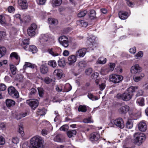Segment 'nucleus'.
<instances>
[{"mask_svg": "<svg viewBox=\"0 0 148 148\" xmlns=\"http://www.w3.org/2000/svg\"><path fill=\"white\" fill-rule=\"evenodd\" d=\"M129 110V106L126 105L121 106L119 109V111L120 113L125 114Z\"/></svg>", "mask_w": 148, "mask_h": 148, "instance_id": "obj_18", "label": "nucleus"}, {"mask_svg": "<svg viewBox=\"0 0 148 148\" xmlns=\"http://www.w3.org/2000/svg\"><path fill=\"white\" fill-rule=\"evenodd\" d=\"M26 103L33 109L36 108L38 104V101L35 99L27 100V101Z\"/></svg>", "mask_w": 148, "mask_h": 148, "instance_id": "obj_9", "label": "nucleus"}, {"mask_svg": "<svg viewBox=\"0 0 148 148\" xmlns=\"http://www.w3.org/2000/svg\"><path fill=\"white\" fill-rule=\"evenodd\" d=\"M6 86L5 85L3 84H0V91H4L5 90Z\"/></svg>", "mask_w": 148, "mask_h": 148, "instance_id": "obj_61", "label": "nucleus"}, {"mask_svg": "<svg viewBox=\"0 0 148 148\" xmlns=\"http://www.w3.org/2000/svg\"><path fill=\"white\" fill-rule=\"evenodd\" d=\"M88 97L89 99L92 101L96 100L98 99V98L97 97L94 96L91 93H89L88 94Z\"/></svg>", "mask_w": 148, "mask_h": 148, "instance_id": "obj_40", "label": "nucleus"}, {"mask_svg": "<svg viewBox=\"0 0 148 148\" xmlns=\"http://www.w3.org/2000/svg\"><path fill=\"white\" fill-rule=\"evenodd\" d=\"M92 70L91 68H89L85 71V73L87 75H90L92 72Z\"/></svg>", "mask_w": 148, "mask_h": 148, "instance_id": "obj_55", "label": "nucleus"}, {"mask_svg": "<svg viewBox=\"0 0 148 148\" xmlns=\"http://www.w3.org/2000/svg\"><path fill=\"white\" fill-rule=\"evenodd\" d=\"M109 79L110 81L114 83H119L123 79L122 76L112 74L110 76Z\"/></svg>", "mask_w": 148, "mask_h": 148, "instance_id": "obj_5", "label": "nucleus"}, {"mask_svg": "<svg viewBox=\"0 0 148 148\" xmlns=\"http://www.w3.org/2000/svg\"><path fill=\"white\" fill-rule=\"evenodd\" d=\"M10 69L12 73V74L10 75L12 77H13V75H15L17 69L16 67L12 64L10 65Z\"/></svg>", "mask_w": 148, "mask_h": 148, "instance_id": "obj_22", "label": "nucleus"}, {"mask_svg": "<svg viewBox=\"0 0 148 148\" xmlns=\"http://www.w3.org/2000/svg\"><path fill=\"white\" fill-rule=\"evenodd\" d=\"M87 52V49L86 48H82L79 49L76 52L75 55L77 58L84 57Z\"/></svg>", "mask_w": 148, "mask_h": 148, "instance_id": "obj_11", "label": "nucleus"}, {"mask_svg": "<svg viewBox=\"0 0 148 148\" xmlns=\"http://www.w3.org/2000/svg\"><path fill=\"white\" fill-rule=\"evenodd\" d=\"M68 127L67 125H64L60 128V130L61 131H65L68 130Z\"/></svg>", "mask_w": 148, "mask_h": 148, "instance_id": "obj_50", "label": "nucleus"}, {"mask_svg": "<svg viewBox=\"0 0 148 148\" xmlns=\"http://www.w3.org/2000/svg\"><path fill=\"white\" fill-rule=\"evenodd\" d=\"M8 10L9 12L12 13L14 12L15 9L13 6H10L8 7Z\"/></svg>", "mask_w": 148, "mask_h": 148, "instance_id": "obj_51", "label": "nucleus"}, {"mask_svg": "<svg viewBox=\"0 0 148 148\" xmlns=\"http://www.w3.org/2000/svg\"><path fill=\"white\" fill-rule=\"evenodd\" d=\"M110 71L109 68L108 67H103L101 69L100 73L102 75H105L107 74Z\"/></svg>", "mask_w": 148, "mask_h": 148, "instance_id": "obj_28", "label": "nucleus"}, {"mask_svg": "<svg viewBox=\"0 0 148 148\" xmlns=\"http://www.w3.org/2000/svg\"><path fill=\"white\" fill-rule=\"evenodd\" d=\"M0 23L2 25L6 24V21L5 19V15H0Z\"/></svg>", "mask_w": 148, "mask_h": 148, "instance_id": "obj_33", "label": "nucleus"}, {"mask_svg": "<svg viewBox=\"0 0 148 148\" xmlns=\"http://www.w3.org/2000/svg\"><path fill=\"white\" fill-rule=\"evenodd\" d=\"M48 64L49 65L53 68H55L57 66L56 62L53 60L49 61L48 62Z\"/></svg>", "mask_w": 148, "mask_h": 148, "instance_id": "obj_36", "label": "nucleus"}, {"mask_svg": "<svg viewBox=\"0 0 148 148\" xmlns=\"http://www.w3.org/2000/svg\"><path fill=\"white\" fill-rule=\"evenodd\" d=\"M79 25L82 27H86L88 25V23L83 20H79L78 21Z\"/></svg>", "mask_w": 148, "mask_h": 148, "instance_id": "obj_39", "label": "nucleus"}, {"mask_svg": "<svg viewBox=\"0 0 148 148\" xmlns=\"http://www.w3.org/2000/svg\"><path fill=\"white\" fill-rule=\"evenodd\" d=\"M37 113L38 115H43L45 114V113L42 110H39L37 112Z\"/></svg>", "mask_w": 148, "mask_h": 148, "instance_id": "obj_59", "label": "nucleus"}, {"mask_svg": "<svg viewBox=\"0 0 148 148\" xmlns=\"http://www.w3.org/2000/svg\"><path fill=\"white\" fill-rule=\"evenodd\" d=\"M48 53L53 56H58L59 55V53H56L53 51L52 48L49 49L47 51Z\"/></svg>", "mask_w": 148, "mask_h": 148, "instance_id": "obj_35", "label": "nucleus"}, {"mask_svg": "<svg viewBox=\"0 0 148 148\" xmlns=\"http://www.w3.org/2000/svg\"><path fill=\"white\" fill-rule=\"evenodd\" d=\"M77 132L75 130H71L68 131L67 132L68 136L69 138L74 137L76 134Z\"/></svg>", "mask_w": 148, "mask_h": 148, "instance_id": "obj_27", "label": "nucleus"}, {"mask_svg": "<svg viewBox=\"0 0 148 148\" xmlns=\"http://www.w3.org/2000/svg\"><path fill=\"white\" fill-rule=\"evenodd\" d=\"M142 70L141 68L139 66L138 64H135L131 67L130 72L132 74H135L140 72Z\"/></svg>", "mask_w": 148, "mask_h": 148, "instance_id": "obj_10", "label": "nucleus"}, {"mask_svg": "<svg viewBox=\"0 0 148 148\" xmlns=\"http://www.w3.org/2000/svg\"><path fill=\"white\" fill-rule=\"evenodd\" d=\"M8 92L9 95L14 98H17L19 96L18 92L13 87L9 88Z\"/></svg>", "mask_w": 148, "mask_h": 148, "instance_id": "obj_7", "label": "nucleus"}, {"mask_svg": "<svg viewBox=\"0 0 148 148\" xmlns=\"http://www.w3.org/2000/svg\"><path fill=\"white\" fill-rule=\"evenodd\" d=\"M76 55H70L68 58V63L70 65H72L74 64L77 61Z\"/></svg>", "mask_w": 148, "mask_h": 148, "instance_id": "obj_13", "label": "nucleus"}, {"mask_svg": "<svg viewBox=\"0 0 148 148\" xmlns=\"http://www.w3.org/2000/svg\"><path fill=\"white\" fill-rule=\"evenodd\" d=\"M48 21L49 23L52 25H56L58 23V21L57 20L53 18H49Z\"/></svg>", "mask_w": 148, "mask_h": 148, "instance_id": "obj_29", "label": "nucleus"}, {"mask_svg": "<svg viewBox=\"0 0 148 148\" xmlns=\"http://www.w3.org/2000/svg\"><path fill=\"white\" fill-rule=\"evenodd\" d=\"M12 142L14 144H17L19 142V139L17 137H14L12 139Z\"/></svg>", "mask_w": 148, "mask_h": 148, "instance_id": "obj_53", "label": "nucleus"}, {"mask_svg": "<svg viewBox=\"0 0 148 148\" xmlns=\"http://www.w3.org/2000/svg\"><path fill=\"white\" fill-rule=\"evenodd\" d=\"M106 61V59L103 58H100L98 60V62L100 64H104Z\"/></svg>", "mask_w": 148, "mask_h": 148, "instance_id": "obj_47", "label": "nucleus"}, {"mask_svg": "<svg viewBox=\"0 0 148 148\" xmlns=\"http://www.w3.org/2000/svg\"><path fill=\"white\" fill-rule=\"evenodd\" d=\"M58 65L60 67L64 66L65 65V60L64 58L60 59L58 62Z\"/></svg>", "mask_w": 148, "mask_h": 148, "instance_id": "obj_37", "label": "nucleus"}, {"mask_svg": "<svg viewBox=\"0 0 148 148\" xmlns=\"http://www.w3.org/2000/svg\"><path fill=\"white\" fill-rule=\"evenodd\" d=\"M133 126V124L132 121L129 120L127 122L126 124V126L127 128L129 129H131Z\"/></svg>", "mask_w": 148, "mask_h": 148, "instance_id": "obj_41", "label": "nucleus"}, {"mask_svg": "<svg viewBox=\"0 0 148 148\" xmlns=\"http://www.w3.org/2000/svg\"><path fill=\"white\" fill-rule=\"evenodd\" d=\"M78 111L79 112H85L87 111V108L85 105H79L78 108Z\"/></svg>", "mask_w": 148, "mask_h": 148, "instance_id": "obj_30", "label": "nucleus"}, {"mask_svg": "<svg viewBox=\"0 0 148 148\" xmlns=\"http://www.w3.org/2000/svg\"><path fill=\"white\" fill-rule=\"evenodd\" d=\"M18 132L20 133L22 136L24 135V132L23 131V128L22 125H19L18 131Z\"/></svg>", "mask_w": 148, "mask_h": 148, "instance_id": "obj_48", "label": "nucleus"}, {"mask_svg": "<svg viewBox=\"0 0 148 148\" xmlns=\"http://www.w3.org/2000/svg\"><path fill=\"white\" fill-rule=\"evenodd\" d=\"M35 66L34 64H32L29 62H25V65L23 66V68L25 69L27 67H29L32 68H34Z\"/></svg>", "mask_w": 148, "mask_h": 148, "instance_id": "obj_38", "label": "nucleus"}, {"mask_svg": "<svg viewBox=\"0 0 148 148\" xmlns=\"http://www.w3.org/2000/svg\"><path fill=\"white\" fill-rule=\"evenodd\" d=\"M43 142L42 137L38 136H35L32 138L30 140L31 148H43Z\"/></svg>", "mask_w": 148, "mask_h": 148, "instance_id": "obj_2", "label": "nucleus"}, {"mask_svg": "<svg viewBox=\"0 0 148 148\" xmlns=\"http://www.w3.org/2000/svg\"><path fill=\"white\" fill-rule=\"evenodd\" d=\"M6 51L5 48L3 47H1L0 46V52L2 53L3 54H4Z\"/></svg>", "mask_w": 148, "mask_h": 148, "instance_id": "obj_58", "label": "nucleus"}, {"mask_svg": "<svg viewBox=\"0 0 148 148\" xmlns=\"http://www.w3.org/2000/svg\"><path fill=\"white\" fill-rule=\"evenodd\" d=\"M136 51V48L135 47H134L132 48H130L129 49V52L132 54L135 53Z\"/></svg>", "mask_w": 148, "mask_h": 148, "instance_id": "obj_62", "label": "nucleus"}, {"mask_svg": "<svg viewBox=\"0 0 148 148\" xmlns=\"http://www.w3.org/2000/svg\"><path fill=\"white\" fill-rule=\"evenodd\" d=\"M136 103L140 106H143L144 105V99L142 97L139 98L137 100Z\"/></svg>", "mask_w": 148, "mask_h": 148, "instance_id": "obj_32", "label": "nucleus"}, {"mask_svg": "<svg viewBox=\"0 0 148 148\" xmlns=\"http://www.w3.org/2000/svg\"><path fill=\"white\" fill-rule=\"evenodd\" d=\"M87 12L86 10H84L80 11L77 15L79 17H82L84 16L87 13Z\"/></svg>", "mask_w": 148, "mask_h": 148, "instance_id": "obj_42", "label": "nucleus"}, {"mask_svg": "<svg viewBox=\"0 0 148 148\" xmlns=\"http://www.w3.org/2000/svg\"><path fill=\"white\" fill-rule=\"evenodd\" d=\"M111 123H114L116 126L121 129L124 127V123L123 119L121 118H119L115 119L112 120Z\"/></svg>", "mask_w": 148, "mask_h": 148, "instance_id": "obj_4", "label": "nucleus"}, {"mask_svg": "<svg viewBox=\"0 0 148 148\" xmlns=\"http://www.w3.org/2000/svg\"><path fill=\"white\" fill-rule=\"evenodd\" d=\"M62 71L60 69H56L54 71L53 74L56 75L59 79L61 78L62 76Z\"/></svg>", "mask_w": 148, "mask_h": 148, "instance_id": "obj_26", "label": "nucleus"}, {"mask_svg": "<svg viewBox=\"0 0 148 148\" xmlns=\"http://www.w3.org/2000/svg\"><path fill=\"white\" fill-rule=\"evenodd\" d=\"M143 56V53L142 51H139L135 55V57L136 59H140Z\"/></svg>", "mask_w": 148, "mask_h": 148, "instance_id": "obj_46", "label": "nucleus"}, {"mask_svg": "<svg viewBox=\"0 0 148 148\" xmlns=\"http://www.w3.org/2000/svg\"><path fill=\"white\" fill-rule=\"evenodd\" d=\"M37 28V26L35 23L32 24L27 30L28 34L30 36H33L36 34V31Z\"/></svg>", "mask_w": 148, "mask_h": 148, "instance_id": "obj_8", "label": "nucleus"}, {"mask_svg": "<svg viewBox=\"0 0 148 148\" xmlns=\"http://www.w3.org/2000/svg\"><path fill=\"white\" fill-rule=\"evenodd\" d=\"M52 80L48 77H46L44 79V81L47 84H49L52 82Z\"/></svg>", "mask_w": 148, "mask_h": 148, "instance_id": "obj_52", "label": "nucleus"}, {"mask_svg": "<svg viewBox=\"0 0 148 148\" xmlns=\"http://www.w3.org/2000/svg\"><path fill=\"white\" fill-rule=\"evenodd\" d=\"M119 18L121 20L126 19L128 17V13L127 12L120 11L119 13Z\"/></svg>", "mask_w": 148, "mask_h": 148, "instance_id": "obj_23", "label": "nucleus"}, {"mask_svg": "<svg viewBox=\"0 0 148 148\" xmlns=\"http://www.w3.org/2000/svg\"><path fill=\"white\" fill-rule=\"evenodd\" d=\"M5 103L6 106L8 107L14 106L15 104V102L14 100L7 99L6 100Z\"/></svg>", "mask_w": 148, "mask_h": 148, "instance_id": "obj_24", "label": "nucleus"}, {"mask_svg": "<svg viewBox=\"0 0 148 148\" xmlns=\"http://www.w3.org/2000/svg\"><path fill=\"white\" fill-rule=\"evenodd\" d=\"M18 3L22 9H25L27 8L28 3L26 0H18Z\"/></svg>", "mask_w": 148, "mask_h": 148, "instance_id": "obj_16", "label": "nucleus"}, {"mask_svg": "<svg viewBox=\"0 0 148 148\" xmlns=\"http://www.w3.org/2000/svg\"><path fill=\"white\" fill-rule=\"evenodd\" d=\"M99 75V74L97 72H96L92 75V77L94 79H97Z\"/></svg>", "mask_w": 148, "mask_h": 148, "instance_id": "obj_64", "label": "nucleus"}, {"mask_svg": "<svg viewBox=\"0 0 148 148\" xmlns=\"http://www.w3.org/2000/svg\"><path fill=\"white\" fill-rule=\"evenodd\" d=\"M133 142L138 145H140L146 139L145 135L143 133L136 132L134 134Z\"/></svg>", "mask_w": 148, "mask_h": 148, "instance_id": "obj_3", "label": "nucleus"}, {"mask_svg": "<svg viewBox=\"0 0 148 148\" xmlns=\"http://www.w3.org/2000/svg\"><path fill=\"white\" fill-rule=\"evenodd\" d=\"M38 94L40 97H42L44 94V90L43 89L40 87L38 88Z\"/></svg>", "mask_w": 148, "mask_h": 148, "instance_id": "obj_44", "label": "nucleus"}, {"mask_svg": "<svg viewBox=\"0 0 148 148\" xmlns=\"http://www.w3.org/2000/svg\"><path fill=\"white\" fill-rule=\"evenodd\" d=\"M41 73L43 74H46L48 71V68L46 63L42 64L40 67Z\"/></svg>", "mask_w": 148, "mask_h": 148, "instance_id": "obj_20", "label": "nucleus"}, {"mask_svg": "<svg viewBox=\"0 0 148 148\" xmlns=\"http://www.w3.org/2000/svg\"><path fill=\"white\" fill-rule=\"evenodd\" d=\"M61 137V136L60 134H58L54 138V140L55 142H60L62 141Z\"/></svg>", "mask_w": 148, "mask_h": 148, "instance_id": "obj_43", "label": "nucleus"}, {"mask_svg": "<svg viewBox=\"0 0 148 148\" xmlns=\"http://www.w3.org/2000/svg\"><path fill=\"white\" fill-rule=\"evenodd\" d=\"M59 41L60 44L66 48L69 45V42L68 38L65 36H62L59 38Z\"/></svg>", "mask_w": 148, "mask_h": 148, "instance_id": "obj_6", "label": "nucleus"}, {"mask_svg": "<svg viewBox=\"0 0 148 148\" xmlns=\"http://www.w3.org/2000/svg\"><path fill=\"white\" fill-rule=\"evenodd\" d=\"M86 62L84 61L79 62L78 64V66L80 68L84 67L86 66Z\"/></svg>", "mask_w": 148, "mask_h": 148, "instance_id": "obj_45", "label": "nucleus"}, {"mask_svg": "<svg viewBox=\"0 0 148 148\" xmlns=\"http://www.w3.org/2000/svg\"><path fill=\"white\" fill-rule=\"evenodd\" d=\"M100 134L97 132H94L90 134V140L92 141H97L100 138Z\"/></svg>", "mask_w": 148, "mask_h": 148, "instance_id": "obj_12", "label": "nucleus"}, {"mask_svg": "<svg viewBox=\"0 0 148 148\" xmlns=\"http://www.w3.org/2000/svg\"><path fill=\"white\" fill-rule=\"evenodd\" d=\"M5 143V138L2 136H0V145H3Z\"/></svg>", "mask_w": 148, "mask_h": 148, "instance_id": "obj_54", "label": "nucleus"}, {"mask_svg": "<svg viewBox=\"0 0 148 148\" xmlns=\"http://www.w3.org/2000/svg\"><path fill=\"white\" fill-rule=\"evenodd\" d=\"M96 39L95 37L93 36H91L88 39L87 42L90 45V46H94L95 45V42Z\"/></svg>", "mask_w": 148, "mask_h": 148, "instance_id": "obj_25", "label": "nucleus"}, {"mask_svg": "<svg viewBox=\"0 0 148 148\" xmlns=\"http://www.w3.org/2000/svg\"><path fill=\"white\" fill-rule=\"evenodd\" d=\"M29 44V39H24L22 40L21 45L24 49L27 50Z\"/></svg>", "mask_w": 148, "mask_h": 148, "instance_id": "obj_19", "label": "nucleus"}, {"mask_svg": "<svg viewBox=\"0 0 148 148\" xmlns=\"http://www.w3.org/2000/svg\"><path fill=\"white\" fill-rule=\"evenodd\" d=\"M49 35L47 34H42L40 39V42L41 44L45 45L46 42L49 40Z\"/></svg>", "mask_w": 148, "mask_h": 148, "instance_id": "obj_15", "label": "nucleus"}, {"mask_svg": "<svg viewBox=\"0 0 148 148\" xmlns=\"http://www.w3.org/2000/svg\"><path fill=\"white\" fill-rule=\"evenodd\" d=\"M138 128L139 131L145 132L147 129V126L145 122L142 121L140 122L138 125Z\"/></svg>", "mask_w": 148, "mask_h": 148, "instance_id": "obj_14", "label": "nucleus"}, {"mask_svg": "<svg viewBox=\"0 0 148 148\" xmlns=\"http://www.w3.org/2000/svg\"><path fill=\"white\" fill-rule=\"evenodd\" d=\"M115 65L114 63H110L109 70L110 71H113L115 67Z\"/></svg>", "mask_w": 148, "mask_h": 148, "instance_id": "obj_56", "label": "nucleus"}, {"mask_svg": "<svg viewBox=\"0 0 148 148\" xmlns=\"http://www.w3.org/2000/svg\"><path fill=\"white\" fill-rule=\"evenodd\" d=\"M133 78L134 81L135 82H138L141 79V77L140 76H134Z\"/></svg>", "mask_w": 148, "mask_h": 148, "instance_id": "obj_57", "label": "nucleus"}, {"mask_svg": "<svg viewBox=\"0 0 148 148\" xmlns=\"http://www.w3.org/2000/svg\"><path fill=\"white\" fill-rule=\"evenodd\" d=\"M138 89L136 86H131L128 88L127 91L123 94L118 93L116 97L118 99H122L124 101H127L130 100L133 95L132 93L135 92Z\"/></svg>", "mask_w": 148, "mask_h": 148, "instance_id": "obj_1", "label": "nucleus"}, {"mask_svg": "<svg viewBox=\"0 0 148 148\" xmlns=\"http://www.w3.org/2000/svg\"><path fill=\"white\" fill-rule=\"evenodd\" d=\"M29 51H31L33 53H36L37 51V49L34 45H30L28 49Z\"/></svg>", "mask_w": 148, "mask_h": 148, "instance_id": "obj_34", "label": "nucleus"}, {"mask_svg": "<svg viewBox=\"0 0 148 148\" xmlns=\"http://www.w3.org/2000/svg\"><path fill=\"white\" fill-rule=\"evenodd\" d=\"M52 130V126L51 125H50L48 127L44 128L42 130L41 134L43 136H45L51 131Z\"/></svg>", "mask_w": 148, "mask_h": 148, "instance_id": "obj_17", "label": "nucleus"}, {"mask_svg": "<svg viewBox=\"0 0 148 148\" xmlns=\"http://www.w3.org/2000/svg\"><path fill=\"white\" fill-rule=\"evenodd\" d=\"M10 57L11 58H15L18 61V62H19L20 61V57L16 52L12 53L10 55Z\"/></svg>", "mask_w": 148, "mask_h": 148, "instance_id": "obj_31", "label": "nucleus"}, {"mask_svg": "<svg viewBox=\"0 0 148 148\" xmlns=\"http://www.w3.org/2000/svg\"><path fill=\"white\" fill-rule=\"evenodd\" d=\"M62 0H52L50 2L53 7L55 8L60 6L62 4Z\"/></svg>", "mask_w": 148, "mask_h": 148, "instance_id": "obj_21", "label": "nucleus"}, {"mask_svg": "<svg viewBox=\"0 0 148 148\" xmlns=\"http://www.w3.org/2000/svg\"><path fill=\"white\" fill-rule=\"evenodd\" d=\"M22 148H30L29 144L27 143H25L22 145Z\"/></svg>", "mask_w": 148, "mask_h": 148, "instance_id": "obj_63", "label": "nucleus"}, {"mask_svg": "<svg viewBox=\"0 0 148 148\" xmlns=\"http://www.w3.org/2000/svg\"><path fill=\"white\" fill-rule=\"evenodd\" d=\"M83 121L85 123H88L93 122V121L91 120V117H89L88 118H86L84 119Z\"/></svg>", "mask_w": 148, "mask_h": 148, "instance_id": "obj_49", "label": "nucleus"}, {"mask_svg": "<svg viewBox=\"0 0 148 148\" xmlns=\"http://www.w3.org/2000/svg\"><path fill=\"white\" fill-rule=\"evenodd\" d=\"M106 85L104 83H102L99 85V87L100 90H103L105 88Z\"/></svg>", "mask_w": 148, "mask_h": 148, "instance_id": "obj_60", "label": "nucleus"}]
</instances>
